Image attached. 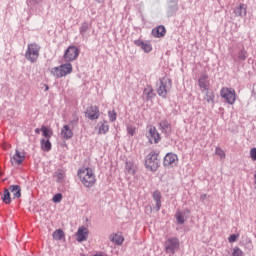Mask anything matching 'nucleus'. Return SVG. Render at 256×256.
<instances>
[{
  "label": "nucleus",
  "instance_id": "nucleus-1",
  "mask_svg": "<svg viewBox=\"0 0 256 256\" xmlns=\"http://www.w3.org/2000/svg\"><path fill=\"white\" fill-rule=\"evenodd\" d=\"M77 177L84 185V187H87L90 189V187H93L97 183V177L95 176V172L90 167H83L78 169L77 171Z\"/></svg>",
  "mask_w": 256,
  "mask_h": 256
},
{
  "label": "nucleus",
  "instance_id": "nucleus-2",
  "mask_svg": "<svg viewBox=\"0 0 256 256\" xmlns=\"http://www.w3.org/2000/svg\"><path fill=\"white\" fill-rule=\"evenodd\" d=\"M50 73L56 79H62V77H67V75L73 73V65L71 63L61 64L58 67L52 68Z\"/></svg>",
  "mask_w": 256,
  "mask_h": 256
},
{
  "label": "nucleus",
  "instance_id": "nucleus-3",
  "mask_svg": "<svg viewBox=\"0 0 256 256\" xmlns=\"http://www.w3.org/2000/svg\"><path fill=\"white\" fill-rule=\"evenodd\" d=\"M145 167L148 171H157L159 169V153L151 151L146 156Z\"/></svg>",
  "mask_w": 256,
  "mask_h": 256
},
{
  "label": "nucleus",
  "instance_id": "nucleus-4",
  "mask_svg": "<svg viewBox=\"0 0 256 256\" xmlns=\"http://www.w3.org/2000/svg\"><path fill=\"white\" fill-rule=\"evenodd\" d=\"M39 51H41V47H39V45L36 43L28 44L25 53L27 61H30V63H35L37 59H39Z\"/></svg>",
  "mask_w": 256,
  "mask_h": 256
},
{
  "label": "nucleus",
  "instance_id": "nucleus-5",
  "mask_svg": "<svg viewBox=\"0 0 256 256\" xmlns=\"http://www.w3.org/2000/svg\"><path fill=\"white\" fill-rule=\"evenodd\" d=\"M220 97L225 99L228 105H235V101H237V92L235 89L229 87H222L220 90Z\"/></svg>",
  "mask_w": 256,
  "mask_h": 256
},
{
  "label": "nucleus",
  "instance_id": "nucleus-6",
  "mask_svg": "<svg viewBox=\"0 0 256 256\" xmlns=\"http://www.w3.org/2000/svg\"><path fill=\"white\" fill-rule=\"evenodd\" d=\"M171 87H173V84L171 83V79L167 77L161 78L159 86L157 88V93L159 97H163V99H165L167 97V93L171 91Z\"/></svg>",
  "mask_w": 256,
  "mask_h": 256
},
{
  "label": "nucleus",
  "instance_id": "nucleus-7",
  "mask_svg": "<svg viewBox=\"0 0 256 256\" xmlns=\"http://www.w3.org/2000/svg\"><path fill=\"white\" fill-rule=\"evenodd\" d=\"M164 247H165L166 253L174 254L179 249V247H181L179 238L177 237L168 238L165 241Z\"/></svg>",
  "mask_w": 256,
  "mask_h": 256
},
{
  "label": "nucleus",
  "instance_id": "nucleus-8",
  "mask_svg": "<svg viewBox=\"0 0 256 256\" xmlns=\"http://www.w3.org/2000/svg\"><path fill=\"white\" fill-rule=\"evenodd\" d=\"M179 163V157L175 153H167L163 159V165L166 169H173L177 167Z\"/></svg>",
  "mask_w": 256,
  "mask_h": 256
},
{
  "label": "nucleus",
  "instance_id": "nucleus-9",
  "mask_svg": "<svg viewBox=\"0 0 256 256\" xmlns=\"http://www.w3.org/2000/svg\"><path fill=\"white\" fill-rule=\"evenodd\" d=\"M63 57L66 63H71V61H75L77 57H79V48L73 45L69 46L64 52Z\"/></svg>",
  "mask_w": 256,
  "mask_h": 256
},
{
  "label": "nucleus",
  "instance_id": "nucleus-10",
  "mask_svg": "<svg viewBox=\"0 0 256 256\" xmlns=\"http://www.w3.org/2000/svg\"><path fill=\"white\" fill-rule=\"evenodd\" d=\"M100 116H101V112L99 111L98 106L91 105L85 111V117L90 121H95L99 119Z\"/></svg>",
  "mask_w": 256,
  "mask_h": 256
},
{
  "label": "nucleus",
  "instance_id": "nucleus-11",
  "mask_svg": "<svg viewBox=\"0 0 256 256\" xmlns=\"http://www.w3.org/2000/svg\"><path fill=\"white\" fill-rule=\"evenodd\" d=\"M87 237H89V229H87L85 226L79 227L76 233V240L81 243L83 241H87Z\"/></svg>",
  "mask_w": 256,
  "mask_h": 256
},
{
  "label": "nucleus",
  "instance_id": "nucleus-12",
  "mask_svg": "<svg viewBox=\"0 0 256 256\" xmlns=\"http://www.w3.org/2000/svg\"><path fill=\"white\" fill-rule=\"evenodd\" d=\"M198 85L200 89H203V91H209V88L211 87V84L209 83V76L207 74H202L198 79Z\"/></svg>",
  "mask_w": 256,
  "mask_h": 256
},
{
  "label": "nucleus",
  "instance_id": "nucleus-13",
  "mask_svg": "<svg viewBox=\"0 0 256 256\" xmlns=\"http://www.w3.org/2000/svg\"><path fill=\"white\" fill-rule=\"evenodd\" d=\"M60 135L62 139H66V140L73 139V129L69 125H64L61 128Z\"/></svg>",
  "mask_w": 256,
  "mask_h": 256
},
{
  "label": "nucleus",
  "instance_id": "nucleus-14",
  "mask_svg": "<svg viewBox=\"0 0 256 256\" xmlns=\"http://www.w3.org/2000/svg\"><path fill=\"white\" fill-rule=\"evenodd\" d=\"M12 165H21L25 161V154L16 150L15 155L10 159Z\"/></svg>",
  "mask_w": 256,
  "mask_h": 256
},
{
  "label": "nucleus",
  "instance_id": "nucleus-15",
  "mask_svg": "<svg viewBox=\"0 0 256 256\" xmlns=\"http://www.w3.org/2000/svg\"><path fill=\"white\" fill-rule=\"evenodd\" d=\"M148 139L150 143H159L161 136H159V132H157V128H150L148 133Z\"/></svg>",
  "mask_w": 256,
  "mask_h": 256
},
{
  "label": "nucleus",
  "instance_id": "nucleus-16",
  "mask_svg": "<svg viewBox=\"0 0 256 256\" xmlns=\"http://www.w3.org/2000/svg\"><path fill=\"white\" fill-rule=\"evenodd\" d=\"M159 129L162 131V133H165V135H171L172 127L171 122L168 120H162L159 123Z\"/></svg>",
  "mask_w": 256,
  "mask_h": 256
},
{
  "label": "nucleus",
  "instance_id": "nucleus-17",
  "mask_svg": "<svg viewBox=\"0 0 256 256\" xmlns=\"http://www.w3.org/2000/svg\"><path fill=\"white\" fill-rule=\"evenodd\" d=\"M134 44L137 47H141V49L144 50V53H151V51H153V47L151 46V44L145 43L143 40H135Z\"/></svg>",
  "mask_w": 256,
  "mask_h": 256
},
{
  "label": "nucleus",
  "instance_id": "nucleus-18",
  "mask_svg": "<svg viewBox=\"0 0 256 256\" xmlns=\"http://www.w3.org/2000/svg\"><path fill=\"white\" fill-rule=\"evenodd\" d=\"M166 33H167V30L163 25H160L152 30L153 37H157V38L165 37Z\"/></svg>",
  "mask_w": 256,
  "mask_h": 256
},
{
  "label": "nucleus",
  "instance_id": "nucleus-19",
  "mask_svg": "<svg viewBox=\"0 0 256 256\" xmlns=\"http://www.w3.org/2000/svg\"><path fill=\"white\" fill-rule=\"evenodd\" d=\"M8 191L12 193V199H19L21 197V186L19 185L9 186Z\"/></svg>",
  "mask_w": 256,
  "mask_h": 256
},
{
  "label": "nucleus",
  "instance_id": "nucleus-20",
  "mask_svg": "<svg viewBox=\"0 0 256 256\" xmlns=\"http://www.w3.org/2000/svg\"><path fill=\"white\" fill-rule=\"evenodd\" d=\"M110 241H112V243H115V245H123V241H125V238L123 237V235H121V233H116L110 236Z\"/></svg>",
  "mask_w": 256,
  "mask_h": 256
},
{
  "label": "nucleus",
  "instance_id": "nucleus-21",
  "mask_svg": "<svg viewBox=\"0 0 256 256\" xmlns=\"http://www.w3.org/2000/svg\"><path fill=\"white\" fill-rule=\"evenodd\" d=\"M234 13L239 15V17H245L247 15V7L245 4H240L235 10Z\"/></svg>",
  "mask_w": 256,
  "mask_h": 256
},
{
  "label": "nucleus",
  "instance_id": "nucleus-22",
  "mask_svg": "<svg viewBox=\"0 0 256 256\" xmlns=\"http://www.w3.org/2000/svg\"><path fill=\"white\" fill-rule=\"evenodd\" d=\"M40 145H41L42 151H46V152L51 151L52 145L49 139H42L40 141Z\"/></svg>",
  "mask_w": 256,
  "mask_h": 256
},
{
  "label": "nucleus",
  "instance_id": "nucleus-23",
  "mask_svg": "<svg viewBox=\"0 0 256 256\" xmlns=\"http://www.w3.org/2000/svg\"><path fill=\"white\" fill-rule=\"evenodd\" d=\"M41 132L46 139L53 137V130L47 126H41Z\"/></svg>",
  "mask_w": 256,
  "mask_h": 256
},
{
  "label": "nucleus",
  "instance_id": "nucleus-24",
  "mask_svg": "<svg viewBox=\"0 0 256 256\" xmlns=\"http://www.w3.org/2000/svg\"><path fill=\"white\" fill-rule=\"evenodd\" d=\"M2 201L5 205H11V192L9 189H5L2 195Z\"/></svg>",
  "mask_w": 256,
  "mask_h": 256
},
{
  "label": "nucleus",
  "instance_id": "nucleus-25",
  "mask_svg": "<svg viewBox=\"0 0 256 256\" xmlns=\"http://www.w3.org/2000/svg\"><path fill=\"white\" fill-rule=\"evenodd\" d=\"M109 132V124L107 121L101 122V125L98 128L99 135H105V133Z\"/></svg>",
  "mask_w": 256,
  "mask_h": 256
},
{
  "label": "nucleus",
  "instance_id": "nucleus-26",
  "mask_svg": "<svg viewBox=\"0 0 256 256\" xmlns=\"http://www.w3.org/2000/svg\"><path fill=\"white\" fill-rule=\"evenodd\" d=\"M152 197L154 201H156V207L158 209H161V192H159L158 190L154 191Z\"/></svg>",
  "mask_w": 256,
  "mask_h": 256
},
{
  "label": "nucleus",
  "instance_id": "nucleus-27",
  "mask_svg": "<svg viewBox=\"0 0 256 256\" xmlns=\"http://www.w3.org/2000/svg\"><path fill=\"white\" fill-rule=\"evenodd\" d=\"M144 93L146 94L147 99H153L155 97V90H153V87L147 86V88L144 89Z\"/></svg>",
  "mask_w": 256,
  "mask_h": 256
},
{
  "label": "nucleus",
  "instance_id": "nucleus-28",
  "mask_svg": "<svg viewBox=\"0 0 256 256\" xmlns=\"http://www.w3.org/2000/svg\"><path fill=\"white\" fill-rule=\"evenodd\" d=\"M58 183H63L65 181V170H58L55 173Z\"/></svg>",
  "mask_w": 256,
  "mask_h": 256
},
{
  "label": "nucleus",
  "instance_id": "nucleus-29",
  "mask_svg": "<svg viewBox=\"0 0 256 256\" xmlns=\"http://www.w3.org/2000/svg\"><path fill=\"white\" fill-rule=\"evenodd\" d=\"M63 237H65V233H63V230L58 229V230L54 231L53 239H55L56 241H61V239H63Z\"/></svg>",
  "mask_w": 256,
  "mask_h": 256
},
{
  "label": "nucleus",
  "instance_id": "nucleus-30",
  "mask_svg": "<svg viewBox=\"0 0 256 256\" xmlns=\"http://www.w3.org/2000/svg\"><path fill=\"white\" fill-rule=\"evenodd\" d=\"M205 99L207 103H214L215 101V94L213 92H209V90L206 92Z\"/></svg>",
  "mask_w": 256,
  "mask_h": 256
},
{
  "label": "nucleus",
  "instance_id": "nucleus-31",
  "mask_svg": "<svg viewBox=\"0 0 256 256\" xmlns=\"http://www.w3.org/2000/svg\"><path fill=\"white\" fill-rule=\"evenodd\" d=\"M175 217H176L177 222L180 225H183V223H185V216H183V213L178 211V212H176Z\"/></svg>",
  "mask_w": 256,
  "mask_h": 256
},
{
  "label": "nucleus",
  "instance_id": "nucleus-32",
  "mask_svg": "<svg viewBox=\"0 0 256 256\" xmlns=\"http://www.w3.org/2000/svg\"><path fill=\"white\" fill-rule=\"evenodd\" d=\"M232 256H245V254L243 253L241 248L235 247L232 250Z\"/></svg>",
  "mask_w": 256,
  "mask_h": 256
},
{
  "label": "nucleus",
  "instance_id": "nucleus-33",
  "mask_svg": "<svg viewBox=\"0 0 256 256\" xmlns=\"http://www.w3.org/2000/svg\"><path fill=\"white\" fill-rule=\"evenodd\" d=\"M53 203H61L63 201V194L57 193L52 198Z\"/></svg>",
  "mask_w": 256,
  "mask_h": 256
},
{
  "label": "nucleus",
  "instance_id": "nucleus-34",
  "mask_svg": "<svg viewBox=\"0 0 256 256\" xmlns=\"http://www.w3.org/2000/svg\"><path fill=\"white\" fill-rule=\"evenodd\" d=\"M109 121L114 122L117 121V112L115 110L108 112Z\"/></svg>",
  "mask_w": 256,
  "mask_h": 256
},
{
  "label": "nucleus",
  "instance_id": "nucleus-35",
  "mask_svg": "<svg viewBox=\"0 0 256 256\" xmlns=\"http://www.w3.org/2000/svg\"><path fill=\"white\" fill-rule=\"evenodd\" d=\"M216 155H218L221 159H225V151L223 149L217 147L215 150Z\"/></svg>",
  "mask_w": 256,
  "mask_h": 256
},
{
  "label": "nucleus",
  "instance_id": "nucleus-36",
  "mask_svg": "<svg viewBox=\"0 0 256 256\" xmlns=\"http://www.w3.org/2000/svg\"><path fill=\"white\" fill-rule=\"evenodd\" d=\"M250 158L252 159V161H256V148H251Z\"/></svg>",
  "mask_w": 256,
  "mask_h": 256
},
{
  "label": "nucleus",
  "instance_id": "nucleus-37",
  "mask_svg": "<svg viewBox=\"0 0 256 256\" xmlns=\"http://www.w3.org/2000/svg\"><path fill=\"white\" fill-rule=\"evenodd\" d=\"M127 131H128V134L131 135L132 137L133 135H135V127L127 126Z\"/></svg>",
  "mask_w": 256,
  "mask_h": 256
},
{
  "label": "nucleus",
  "instance_id": "nucleus-38",
  "mask_svg": "<svg viewBox=\"0 0 256 256\" xmlns=\"http://www.w3.org/2000/svg\"><path fill=\"white\" fill-rule=\"evenodd\" d=\"M88 30H89V26L87 24H84L80 28V33H87Z\"/></svg>",
  "mask_w": 256,
  "mask_h": 256
},
{
  "label": "nucleus",
  "instance_id": "nucleus-39",
  "mask_svg": "<svg viewBox=\"0 0 256 256\" xmlns=\"http://www.w3.org/2000/svg\"><path fill=\"white\" fill-rule=\"evenodd\" d=\"M229 243H235V241H237V235L232 234L230 235V237L228 238Z\"/></svg>",
  "mask_w": 256,
  "mask_h": 256
},
{
  "label": "nucleus",
  "instance_id": "nucleus-40",
  "mask_svg": "<svg viewBox=\"0 0 256 256\" xmlns=\"http://www.w3.org/2000/svg\"><path fill=\"white\" fill-rule=\"evenodd\" d=\"M239 58H240V59H247V52L241 51V52L239 53Z\"/></svg>",
  "mask_w": 256,
  "mask_h": 256
},
{
  "label": "nucleus",
  "instance_id": "nucleus-41",
  "mask_svg": "<svg viewBox=\"0 0 256 256\" xmlns=\"http://www.w3.org/2000/svg\"><path fill=\"white\" fill-rule=\"evenodd\" d=\"M35 133L37 134V135H39L40 133H41V128L39 129V128H36L35 129Z\"/></svg>",
  "mask_w": 256,
  "mask_h": 256
},
{
  "label": "nucleus",
  "instance_id": "nucleus-42",
  "mask_svg": "<svg viewBox=\"0 0 256 256\" xmlns=\"http://www.w3.org/2000/svg\"><path fill=\"white\" fill-rule=\"evenodd\" d=\"M45 91H49V86L45 85Z\"/></svg>",
  "mask_w": 256,
  "mask_h": 256
},
{
  "label": "nucleus",
  "instance_id": "nucleus-43",
  "mask_svg": "<svg viewBox=\"0 0 256 256\" xmlns=\"http://www.w3.org/2000/svg\"><path fill=\"white\" fill-rule=\"evenodd\" d=\"M79 119L74 120L75 123H78Z\"/></svg>",
  "mask_w": 256,
  "mask_h": 256
},
{
  "label": "nucleus",
  "instance_id": "nucleus-44",
  "mask_svg": "<svg viewBox=\"0 0 256 256\" xmlns=\"http://www.w3.org/2000/svg\"><path fill=\"white\" fill-rule=\"evenodd\" d=\"M0 176H1V172H0Z\"/></svg>",
  "mask_w": 256,
  "mask_h": 256
}]
</instances>
